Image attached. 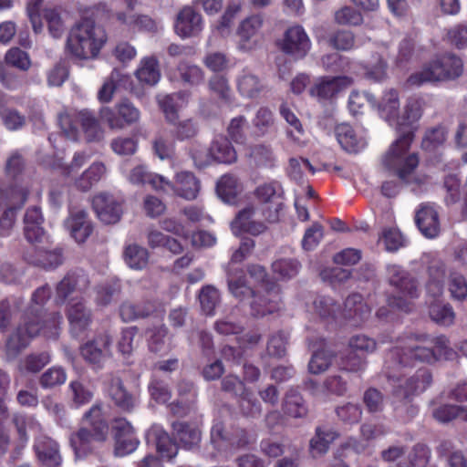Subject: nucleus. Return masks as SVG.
Masks as SVG:
<instances>
[{
    "label": "nucleus",
    "mask_w": 467,
    "mask_h": 467,
    "mask_svg": "<svg viewBox=\"0 0 467 467\" xmlns=\"http://www.w3.org/2000/svg\"><path fill=\"white\" fill-rule=\"evenodd\" d=\"M50 296L51 289L47 285L36 288L32 294L30 303L24 313L23 323L6 340L5 354L8 359H15L36 337H57L62 316L58 312H47L44 309Z\"/></svg>",
    "instance_id": "obj_1"
},
{
    "label": "nucleus",
    "mask_w": 467,
    "mask_h": 467,
    "mask_svg": "<svg viewBox=\"0 0 467 467\" xmlns=\"http://www.w3.org/2000/svg\"><path fill=\"white\" fill-rule=\"evenodd\" d=\"M424 108L425 100L420 97L412 96L407 99L403 113L397 119L398 139L382 158L384 167L396 172L406 182H409L407 176L419 164L417 154L409 150L413 140L415 124L421 118Z\"/></svg>",
    "instance_id": "obj_2"
},
{
    "label": "nucleus",
    "mask_w": 467,
    "mask_h": 467,
    "mask_svg": "<svg viewBox=\"0 0 467 467\" xmlns=\"http://www.w3.org/2000/svg\"><path fill=\"white\" fill-rule=\"evenodd\" d=\"M107 39L103 27L89 19H84L71 28L67 40V48L76 57L95 58Z\"/></svg>",
    "instance_id": "obj_3"
},
{
    "label": "nucleus",
    "mask_w": 467,
    "mask_h": 467,
    "mask_svg": "<svg viewBox=\"0 0 467 467\" xmlns=\"http://www.w3.org/2000/svg\"><path fill=\"white\" fill-rule=\"evenodd\" d=\"M428 338L425 336H411L400 338L398 345L389 354L386 362L388 369H396L400 366L410 365L412 360L432 363L436 361V352L432 348L424 345Z\"/></svg>",
    "instance_id": "obj_4"
},
{
    "label": "nucleus",
    "mask_w": 467,
    "mask_h": 467,
    "mask_svg": "<svg viewBox=\"0 0 467 467\" xmlns=\"http://www.w3.org/2000/svg\"><path fill=\"white\" fill-rule=\"evenodd\" d=\"M463 71L462 61L460 57L445 54L435 57L422 68L411 74L408 83L411 86H420L429 82L446 81L459 78Z\"/></svg>",
    "instance_id": "obj_5"
},
{
    "label": "nucleus",
    "mask_w": 467,
    "mask_h": 467,
    "mask_svg": "<svg viewBox=\"0 0 467 467\" xmlns=\"http://www.w3.org/2000/svg\"><path fill=\"white\" fill-rule=\"evenodd\" d=\"M85 420L91 426L92 430L85 428L70 436V445L73 448L76 457L79 458L88 451V443L95 440L104 441L109 433V425L102 415L101 406H92L84 415Z\"/></svg>",
    "instance_id": "obj_6"
},
{
    "label": "nucleus",
    "mask_w": 467,
    "mask_h": 467,
    "mask_svg": "<svg viewBox=\"0 0 467 467\" xmlns=\"http://www.w3.org/2000/svg\"><path fill=\"white\" fill-rule=\"evenodd\" d=\"M432 377L431 372L422 368L418 370L412 377L405 381V385L399 386L394 390V397L399 400L400 405L395 404V410L400 415L403 413V407L410 416H413L417 412V409L410 404V396L419 394L427 389L431 385ZM397 401L394 400V403Z\"/></svg>",
    "instance_id": "obj_7"
},
{
    "label": "nucleus",
    "mask_w": 467,
    "mask_h": 467,
    "mask_svg": "<svg viewBox=\"0 0 467 467\" xmlns=\"http://www.w3.org/2000/svg\"><path fill=\"white\" fill-rule=\"evenodd\" d=\"M159 181L161 182L160 192L188 201L196 199L201 188L200 182L195 175L186 171L177 172L172 182L164 176L159 178Z\"/></svg>",
    "instance_id": "obj_8"
},
{
    "label": "nucleus",
    "mask_w": 467,
    "mask_h": 467,
    "mask_svg": "<svg viewBox=\"0 0 467 467\" xmlns=\"http://www.w3.org/2000/svg\"><path fill=\"white\" fill-rule=\"evenodd\" d=\"M99 116L111 130H120L126 126L138 122L140 112L130 101L124 99L116 104L115 109L101 108Z\"/></svg>",
    "instance_id": "obj_9"
},
{
    "label": "nucleus",
    "mask_w": 467,
    "mask_h": 467,
    "mask_svg": "<svg viewBox=\"0 0 467 467\" xmlns=\"http://www.w3.org/2000/svg\"><path fill=\"white\" fill-rule=\"evenodd\" d=\"M280 49L295 59L305 57L311 48V41L305 29L298 25L288 27L279 43Z\"/></svg>",
    "instance_id": "obj_10"
},
{
    "label": "nucleus",
    "mask_w": 467,
    "mask_h": 467,
    "mask_svg": "<svg viewBox=\"0 0 467 467\" xmlns=\"http://www.w3.org/2000/svg\"><path fill=\"white\" fill-rule=\"evenodd\" d=\"M422 265L427 267V294L437 297L443 292L446 270L444 263L433 253H425L421 256Z\"/></svg>",
    "instance_id": "obj_11"
},
{
    "label": "nucleus",
    "mask_w": 467,
    "mask_h": 467,
    "mask_svg": "<svg viewBox=\"0 0 467 467\" xmlns=\"http://www.w3.org/2000/svg\"><path fill=\"white\" fill-rule=\"evenodd\" d=\"M259 211L254 204L242 209L231 223V229L235 235L247 233L259 235L266 231V226L259 221Z\"/></svg>",
    "instance_id": "obj_12"
},
{
    "label": "nucleus",
    "mask_w": 467,
    "mask_h": 467,
    "mask_svg": "<svg viewBox=\"0 0 467 467\" xmlns=\"http://www.w3.org/2000/svg\"><path fill=\"white\" fill-rule=\"evenodd\" d=\"M203 29L202 15L192 6L180 10L174 23L175 33L182 38L195 37Z\"/></svg>",
    "instance_id": "obj_13"
},
{
    "label": "nucleus",
    "mask_w": 467,
    "mask_h": 467,
    "mask_svg": "<svg viewBox=\"0 0 467 467\" xmlns=\"http://www.w3.org/2000/svg\"><path fill=\"white\" fill-rule=\"evenodd\" d=\"M263 25V17L254 15L244 19L237 30V48L242 52L254 50L260 43L259 30Z\"/></svg>",
    "instance_id": "obj_14"
},
{
    "label": "nucleus",
    "mask_w": 467,
    "mask_h": 467,
    "mask_svg": "<svg viewBox=\"0 0 467 467\" xmlns=\"http://www.w3.org/2000/svg\"><path fill=\"white\" fill-rule=\"evenodd\" d=\"M251 315L263 317L268 314L278 312L283 307L279 289L271 288L254 293L250 302Z\"/></svg>",
    "instance_id": "obj_15"
},
{
    "label": "nucleus",
    "mask_w": 467,
    "mask_h": 467,
    "mask_svg": "<svg viewBox=\"0 0 467 467\" xmlns=\"http://www.w3.org/2000/svg\"><path fill=\"white\" fill-rule=\"evenodd\" d=\"M88 285L89 279L84 271L77 270L67 273L57 285V303L64 304L67 300L69 302L73 293L83 292Z\"/></svg>",
    "instance_id": "obj_16"
},
{
    "label": "nucleus",
    "mask_w": 467,
    "mask_h": 467,
    "mask_svg": "<svg viewBox=\"0 0 467 467\" xmlns=\"http://www.w3.org/2000/svg\"><path fill=\"white\" fill-rule=\"evenodd\" d=\"M387 277L389 285L394 286L403 296L411 299L419 296L416 278L400 265L395 264L388 265Z\"/></svg>",
    "instance_id": "obj_17"
},
{
    "label": "nucleus",
    "mask_w": 467,
    "mask_h": 467,
    "mask_svg": "<svg viewBox=\"0 0 467 467\" xmlns=\"http://www.w3.org/2000/svg\"><path fill=\"white\" fill-rule=\"evenodd\" d=\"M112 342L111 334L109 331H104L81 347V355L89 363L100 364L110 356Z\"/></svg>",
    "instance_id": "obj_18"
},
{
    "label": "nucleus",
    "mask_w": 467,
    "mask_h": 467,
    "mask_svg": "<svg viewBox=\"0 0 467 467\" xmlns=\"http://www.w3.org/2000/svg\"><path fill=\"white\" fill-rule=\"evenodd\" d=\"M27 196L28 190L26 187H16L10 191L8 197L10 207L0 217L1 235L9 234L16 222V211L23 207L27 200Z\"/></svg>",
    "instance_id": "obj_19"
},
{
    "label": "nucleus",
    "mask_w": 467,
    "mask_h": 467,
    "mask_svg": "<svg viewBox=\"0 0 467 467\" xmlns=\"http://www.w3.org/2000/svg\"><path fill=\"white\" fill-rule=\"evenodd\" d=\"M70 332L74 337L80 336L92 321L91 310L81 300L71 299L67 309Z\"/></svg>",
    "instance_id": "obj_20"
},
{
    "label": "nucleus",
    "mask_w": 467,
    "mask_h": 467,
    "mask_svg": "<svg viewBox=\"0 0 467 467\" xmlns=\"http://www.w3.org/2000/svg\"><path fill=\"white\" fill-rule=\"evenodd\" d=\"M351 83L352 78L346 76L322 77L315 81L310 88V95L319 99H329Z\"/></svg>",
    "instance_id": "obj_21"
},
{
    "label": "nucleus",
    "mask_w": 467,
    "mask_h": 467,
    "mask_svg": "<svg viewBox=\"0 0 467 467\" xmlns=\"http://www.w3.org/2000/svg\"><path fill=\"white\" fill-rule=\"evenodd\" d=\"M92 205L99 219L105 223H116L120 219L121 204L112 195L99 193L94 196Z\"/></svg>",
    "instance_id": "obj_22"
},
{
    "label": "nucleus",
    "mask_w": 467,
    "mask_h": 467,
    "mask_svg": "<svg viewBox=\"0 0 467 467\" xmlns=\"http://www.w3.org/2000/svg\"><path fill=\"white\" fill-rule=\"evenodd\" d=\"M64 225L78 243H84L92 233V225L83 210H71Z\"/></svg>",
    "instance_id": "obj_23"
},
{
    "label": "nucleus",
    "mask_w": 467,
    "mask_h": 467,
    "mask_svg": "<svg viewBox=\"0 0 467 467\" xmlns=\"http://www.w3.org/2000/svg\"><path fill=\"white\" fill-rule=\"evenodd\" d=\"M211 441L216 447H221V442H227L233 447L240 448L248 443V439L244 430L229 431L223 422L216 421L211 430Z\"/></svg>",
    "instance_id": "obj_24"
},
{
    "label": "nucleus",
    "mask_w": 467,
    "mask_h": 467,
    "mask_svg": "<svg viewBox=\"0 0 467 467\" xmlns=\"http://www.w3.org/2000/svg\"><path fill=\"white\" fill-rule=\"evenodd\" d=\"M38 460L47 467H56L61 463L59 446L53 439L40 435L34 445Z\"/></svg>",
    "instance_id": "obj_25"
},
{
    "label": "nucleus",
    "mask_w": 467,
    "mask_h": 467,
    "mask_svg": "<svg viewBox=\"0 0 467 467\" xmlns=\"http://www.w3.org/2000/svg\"><path fill=\"white\" fill-rule=\"evenodd\" d=\"M416 224L420 233L427 238H435L440 233V222L435 208L422 204L415 216Z\"/></svg>",
    "instance_id": "obj_26"
},
{
    "label": "nucleus",
    "mask_w": 467,
    "mask_h": 467,
    "mask_svg": "<svg viewBox=\"0 0 467 467\" xmlns=\"http://www.w3.org/2000/svg\"><path fill=\"white\" fill-rule=\"evenodd\" d=\"M116 17L122 25L134 31L157 33L161 29V23L148 15L119 12Z\"/></svg>",
    "instance_id": "obj_27"
},
{
    "label": "nucleus",
    "mask_w": 467,
    "mask_h": 467,
    "mask_svg": "<svg viewBox=\"0 0 467 467\" xmlns=\"http://www.w3.org/2000/svg\"><path fill=\"white\" fill-rule=\"evenodd\" d=\"M172 429L175 438L187 450L197 447L201 442L202 431L196 421H177L172 424Z\"/></svg>",
    "instance_id": "obj_28"
},
{
    "label": "nucleus",
    "mask_w": 467,
    "mask_h": 467,
    "mask_svg": "<svg viewBox=\"0 0 467 467\" xmlns=\"http://www.w3.org/2000/svg\"><path fill=\"white\" fill-rule=\"evenodd\" d=\"M344 306L343 316L351 320L354 326L360 325L370 316V307L364 302L362 296L358 293L348 296Z\"/></svg>",
    "instance_id": "obj_29"
},
{
    "label": "nucleus",
    "mask_w": 467,
    "mask_h": 467,
    "mask_svg": "<svg viewBox=\"0 0 467 467\" xmlns=\"http://www.w3.org/2000/svg\"><path fill=\"white\" fill-rule=\"evenodd\" d=\"M43 215L40 208L33 206L27 209L24 218V232L26 240L32 244L40 243L45 238L42 227Z\"/></svg>",
    "instance_id": "obj_30"
},
{
    "label": "nucleus",
    "mask_w": 467,
    "mask_h": 467,
    "mask_svg": "<svg viewBox=\"0 0 467 467\" xmlns=\"http://www.w3.org/2000/svg\"><path fill=\"white\" fill-rule=\"evenodd\" d=\"M147 438L155 442L157 451L161 457L171 459L176 456L178 447L161 426L153 425L147 432Z\"/></svg>",
    "instance_id": "obj_31"
},
{
    "label": "nucleus",
    "mask_w": 467,
    "mask_h": 467,
    "mask_svg": "<svg viewBox=\"0 0 467 467\" xmlns=\"http://www.w3.org/2000/svg\"><path fill=\"white\" fill-rule=\"evenodd\" d=\"M400 102L399 92L396 89L387 90L378 104V109L380 117L390 125L397 128V119L399 117Z\"/></svg>",
    "instance_id": "obj_32"
},
{
    "label": "nucleus",
    "mask_w": 467,
    "mask_h": 467,
    "mask_svg": "<svg viewBox=\"0 0 467 467\" xmlns=\"http://www.w3.org/2000/svg\"><path fill=\"white\" fill-rule=\"evenodd\" d=\"M155 301L147 300L138 304L130 302L123 303L119 307V315L124 322H130L137 318H145L156 311Z\"/></svg>",
    "instance_id": "obj_33"
},
{
    "label": "nucleus",
    "mask_w": 467,
    "mask_h": 467,
    "mask_svg": "<svg viewBox=\"0 0 467 467\" xmlns=\"http://www.w3.org/2000/svg\"><path fill=\"white\" fill-rule=\"evenodd\" d=\"M237 90L247 99L257 98L264 90L265 85L255 74L243 71L236 78Z\"/></svg>",
    "instance_id": "obj_34"
},
{
    "label": "nucleus",
    "mask_w": 467,
    "mask_h": 467,
    "mask_svg": "<svg viewBox=\"0 0 467 467\" xmlns=\"http://www.w3.org/2000/svg\"><path fill=\"white\" fill-rule=\"evenodd\" d=\"M109 395L119 409L130 411L136 406V397L130 393L119 378H113L109 386Z\"/></svg>",
    "instance_id": "obj_35"
},
{
    "label": "nucleus",
    "mask_w": 467,
    "mask_h": 467,
    "mask_svg": "<svg viewBox=\"0 0 467 467\" xmlns=\"http://www.w3.org/2000/svg\"><path fill=\"white\" fill-rule=\"evenodd\" d=\"M335 134L338 143L347 151L357 152L365 146L363 140L357 138L354 130L348 124L337 125Z\"/></svg>",
    "instance_id": "obj_36"
},
{
    "label": "nucleus",
    "mask_w": 467,
    "mask_h": 467,
    "mask_svg": "<svg viewBox=\"0 0 467 467\" xmlns=\"http://www.w3.org/2000/svg\"><path fill=\"white\" fill-rule=\"evenodd\" d=\"M29 261L36 266L52 269L60 265L63 258L59 249L47 250L43 247H37L30 255Z\"/></svg>",
    "instance_id": "obj_37"
},
{
    "label": "nucleus",
    "mask_w": 467,
    "mask_h": 467,
    "mask_svg": "<svg viewBox=\"0 0 467 467\" xmlns=\"http://www.w3.org/2000/svg\"><path fill=\"white\" fill-rule=\"evenodd\" d=\"M216 192L224 202L234 203L236 196L242 192V185L234 176L225 174L217 182Z\"/></svg>",
    "instance_id": "obj_38"
},
{
    "label": "nucleus",
    "mask_w": 467,
    "mask_h": 467,
    "mask_svg": "<svg viewBox=\"0 0 467 467\" xmlns=\"http://www.w3.org/2000/svg\"><path fill=\"white\" fill-rule=\"evenodd\" d=\"M210 148L213 161L221 163H233L237 159L235 150L225 137H216Z\"/></svg>",
    "instance_id": "obj_39"
},
{
    "label": "nucleus",
    "mask_w": 467,
    "mask_h": 467,
    "mask_svg": "<svg viewBox=\"0 0 467 467\" xmlns=\"http://www.w3.org/2000/svg\"><path fill=\"white\" fill-rule=\"evenodd\" d=\"M78 117L88 141H99L103 139L104 131L92 112L84 109L78 112Z\"/></svg>",
    "instance_id": "obj_40"
},
{
    "label": "nucleus",
    "mask_w": 467,
    "mask_h": 467,
    "mask_svg": "<svg viewBox=\"0 0 467 467\" xmlns=\"http://www.w3.org/2000/svg\"><path fill=\"white\" fill-rule=\"evenodd\" d=\"M123 257L129 267L135 270H142L148 265L149 252L146 248L137 244H130L126 245Z\"/></svg>",
    "instance_id": "obj_41"
},
{
    "label": "nucleus",
    "mask_w": 467,
    "mask_h": 467,
    "mask_svg": "<svg viewBox=\"0 0 467 467\" xmlns=\"http://www.w3.org/2000/svg\"><path fill=\"white\" fill-rule=\"evenodd\" d=\"M105 173V165L102 162H94L76 180V187L83 192H87L99 182Z\"/></svg>",
    "instance_id": "obj_42"
},
{
    "label": "nucleus",
    "mask_w": 467,
    "mask_h": 467,
    "mask_svg": "<svg viewBox=\"0 0 467 467\" xmlns=\"http://www.w3.org/2000/svg\"><path fill=\"white\" fill-rule=\"evenodd\" d=\"M136 77L142 83L155 85L161 78L157 59L152 57L142 58L136 70Z\"/></svg>",
    "instance_id": "obj_43"
},
{
    "label": "nucleus",
    "mask_w": 467,
    "mask_h": 467,
    "mask_svg": "<svg viewBox=\"0 0 467 467\" xmlns=\"http://www.w3.org/2000/svg\"><path fill=\"white\" fill-rule=\"evenodd\" d=\"M162 177V175L150 172L145 165H138L130 170L128 180L135 185L149 183L155 191L160 192L161 182L159 178Z\"/></svg>",
    "instance_id": "obj_44"
},
{
    "label": "nucleus",
    "mask_w": 467,
    "mask_h": 467,
    "mask_svg": "<svg viewBox=\"0 0 467 467\" xmlns=\"http://www.w3.org/2000/svg\"><path fill=\"white\" fill-rule=\"evenodd\" d=\"M337 433L329 428H317L316 436L310 441V449L314 457L325 454L329 444L336 440Z\"/></svg>",
    "instance_id": "obj_45"
},
{
    "label": "nucleus",
    "mask_w": 467,
    "mask_h": 467,
    "mask_svg": "<svg viewBox=\"0 0 467 467\" xmlns=\"http://www.w3.org/2000/svg\"><path fill=\"white\" fill-rule=\"evenodd\" d=\"M6 95L0 91V117L5 126L10 130L22 128L26 123V118L16 109L6 108Z\"/></svg>",
    "instance_id": "obj_46"
},
{
    "label": "nucleus",
    "mask_w": 467,
    "mask_h": 467,
    "mask_svg": "<svg viewBox=\"0 0 467 467\" xmlns=\"http://www.w3.org/2000/svg\"><path fill=\"white\" fill-rule=\"evenodd\" d=\"M186 97L187 95L185 93L179 92L172 95H166L159 99V104L168 122L174 123L175 120H178L177 109L183 104Z\"/></svg>",
    "instance_id": "obj_47"
},
{
    "label": "nucleus",
    "mask_w": 467,
    "mask_h": 467,
    "mask_svg": "<svg viewBox=\"0 0 467 467\" xmlns=\"http://www.w3.org/2000/svg\"><path fill=\"white\" fill-rule=\"evenodd\" d=\"M249 158L251 161L260 167H273L276 157L269 145L257 144L250 148Z\"/></svg>",
    "instance_id": "obj_48"
},
{
    "label": "nucleus",
    "mask_w": 467,
    "mask_h": 467,
    "mask_svg": "<svg viewBox=\"0 0 467 467\" xmlns=\"http://www.w3.org/2000/svg\"><path fill=\"white\" fill-rule=\"evenodd\" d=\"M283 407L285 412L293 418H302L307 413L303 398L296 390L286 393Z\"/></svg>",
    "instance_id": "obj_49"
},
{
    "label": "nucleus",
    "mask_w": 467,
    "mask_h": 467,
    "mask_svg": "<svg viewBox=\"0 0 467 467\" xmlns=\"http://www.w3.org/2000/svg\"><path fill=\"white\" fill-rule=\"evenodd\" d=\"M283 189L278 182L273 181L259 185L255 190V196L263 202H282Z\"/></svg>",
    "instance_id": "obj_50"
},
{
    "label": "nucleus",
    "mask_w": 467,
    "mask_h": 467,
    "mask_svg": "<svg viewBox=\"0 0 467 467\" xmlns=\"http://www.w3.org/2000/svg\"><path fill=\"white\" fill-rule=\"evenodd\" d=\"M50 362L47 352L30 354L19 363V370L26 373H36Z\"/></svg>",
    "instance_id": "obj_51"
},
{
    "label": "nucleus",
    "mask_w": 467,
    "mask_h": 467,
    "mask_svg": "<svg viewBox=\"0 0 467 467\" xmlns=\"http://www.w3.org/2000/svg\"><path fill=\"white\" fill-rule=\"evenodd\" d=\"M441 456L446 458L448 467H467V458L461 450L454 449L450 441H443L439 447Z\"/></svg>",
    "instance_id": "obj_52"
},
{
    "label": "nucleus",
    "mask_w": 467,
    "mask_h": 467,
    "mask_svg": "<svg viewBox=\"0 0 467 467\" xmlns=\"http://www.w3.org/2000/svg\"><path fill=\"white\" fill-rule=\"evenodd\" d=\"M432 349L436 352V361L455 360L458 358V352L455 351L450 344V340L443 335L433 337L431 340Z\"/></svg>",
    "instance_id": "obj_53"
},
{
    "label": "nucleus",
    "mask_w": 467,
    "mask_h": 467,
    "mask_svg": "<svg viewBox=\"0 0 467 467\" xmlns=\"http://www.w3.org/2000/svg\"><path fill=\"white\" fill-rule=\"evenodd\" d=\"M5 62L21 71H27L32 65L28 53L19 47L10 48L5 55Z\"/></svg>",
    "instance_id": "obj_54"
},
{
    "label": "nucleus",
    "mask_w": 467,
    "mask_h": 467,
    "mask_svg": "<svg viewBox=\"0 0 467 467\" xmlns=\"http://www.w3.org/2000/svg\"><path fill=\"white\" fill-rule=\"evenodd\" d=\"M334 355L332 352L321 349L315 352L308 363V370L312 374L325 372L332 364Z\"/></svg>",
    "instance_id": "obj_55"
},
{
    "label": "nucleus",
    "mask_w": 467,
    "mask_h": 467,
    "mask_svg": "<svg viewBox=\"0 0 467 467\" xmlns=\"http://www.w3.org/2000/svg\"><path fill=\"white\" fill-rule=\"evenodd\" d=\"M13 423L15 424L19 438L22 443L26 442L27 434L26 430L40 431L41 425L34 416H26L22 414H15L13 417Z\"/></svg>",
    "instance_id": "obj_56"
},
{
    "label": "nucleus",
    "mask_w": 467,
    "mask_h": 467,
    "mask_svg": "<svg viewBox=\"0 0 467 467\" xmlns=\"http://www.w3.org/2000/svg\"><path fill=\"white\" fill-rule=\"evenodd\" d=\"M180 78L186 84L198 85L203 80V72L196 65L182 61L178 65Z\"/></svg>",
    "instance_id": "obj_57"
},
{
    "label": "nucleus",
    "mask_w": 467,
    "mask_h": 467,
    "mask_svg": "<svg viewBox=\"0 0 467 467\" xmlns=\"http://www.w3.org/2000/svg\"><path fill=\"white\" fill-rule=\"evenodd\" d=\"M202 310L206 315H213L220 302L219 291L213 285L204 286L199 295Z\"/></svg>",
    "instance_id": "obj_58"
},
{
    "label": "nucleus",
    "mask_w": 467,
    "mask_h": 467,
    "mask_svg": "<svg viewBox=\"0 0 467 467\" xmlns=\"http://www.w3.org/2000/svg\"><path fill=\"white\" fill-rule=\"evenodd\" d=\"M239 407L244 416L256 418L262 413L260 402L254 397L253 392L246 389L239 396Z\"/></svg>",
    "instance_id": "obj_59"
},
{
    "label": "nucleus",
    "mask_w": 467,
    "mask_h": 467,
    "mask_svg": "<svg viewBox=\"0 0 467 467\" xmlns=\"http://www.w3.org/2000/svg\"><path fill=\"white\" fill-rule=\"evenodd\" d=\"M430 316L433 321L442 326H451L455 318V313L448 304H432L430 306Z\"/></svg>",
    "instance_id": "obj_60"
},
{
    "label": "nucleus",
    "mask_w": 467,
    "mask_h": 467,
    "mask_svg": "<svg viewBox=\"0 0 467 467\" xmlns=\"http://www.w3.org/2000/svg\"><path fill=\"white\" fill-rule=\"evenodd\" d=\"M149 337V348L151 352L161 353L168 349L166 345L167 328L160 326L147 331Z\"/></svg>",
    "instance_id": "obj_61"
},
{
    "label": "nucleus",
    "mask_w": 467,
    "mask_h": 467,
    "mask_svg": "<svg viewBox=\"0 0 467 467\" xmlns=\"http://www.w3.org/2000/svg\"><path fill=\"white\" fill-rule=\"evenodd\" d=\"M335 22L338 25L358 26L363 22V16L357 9L345 5L335 12Z\"/></svg>",
    "instance_id": "obj_62"
},
{
    "label": "nucleus",
    "mask_w": 467,
    "mask_h": 467,
    "mask_svg": "<svg viewBox=\"0 0 467 467\" xmlns=\"http://www.w3.org/2000/svg\"><path fill=\"white\" fill-rule=\"evenodd\" d=\"M329 44L337 50L348 51L355 47V36L350 30L340 29L330 36Z\"/></svg>",
    "instance_id": "obj_63"
},
{
    "label": "nucleus",
    "mask_w": 467,
    "mask_h": 467,
    "mask_svg": "<svg viewBox=\"0 0 467 467\" xmlns=\"http://www.w3.org/2000/svg\"><path fill=\"white\" fill-rule=\"evenodd\" d=\"M448 290L454 300L462 301L467 297V281L458 273H451L448 281Z\"/></svg>",
    "instance_id": "obj_64"
}]
</instances>
